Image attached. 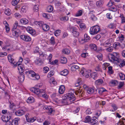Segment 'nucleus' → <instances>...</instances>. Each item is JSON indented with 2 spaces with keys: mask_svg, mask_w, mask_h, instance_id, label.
I'll list each match as a JSON object with an SVG mask.
<instances>
[{
  "mask_svg": "<svg viewBox=\"0 0 125 125\" xmlns=\"http://www.w3.org/2000/svg\"><path fill=\"white\" fill-rule=\"evenodd\" d=\"M117 53H114L113 54H109L108 57L109 59L111 61H116L117 62L120 63L119 66L120 67H122L125 65V60H121L117 57Z\"/></svg>",
  "mask_w": 125,
  "mask_h": 125,
  "instance_id": "f257e3e1",
  "label": "nucleus"
},
{
  "mask_svg": "<svg viewBox=\"0 0 125 125\" xmlns=\"http://www.w3.org/2000/svg\"><path fill=\"white\" fill-rule=\"evenodd\" d=\"M64 97L65 98L62 101V103L64 104H69L73 103L76 99L74 95L72 93L66 94Z\"/></svg>",
  "mask_w": 125,
  "mask_h": 125,
  "instance_id": "f03ea898",
  "label": "nucleus"
},
{
  "mask_svg": "<svg viewBox=\"0 0 125 125\" xmlns=\"http://www.w3.org/2000/svg\"><path fill=\"white\" fill-rule=\"evenodd\" d=\"M24 73L27 75L31 76L33 77H35L36 79H38L40 78V76L38 74H36L35 72L32 70L29 71L28 69H26L24 71Z\"/></svg>",
  "mask_w": 125,
  "mask_h": 125,
  "instance_id": "7ed1b4c3",
  "label": "nucleus"
},
{
  "mask_svg": "<svg viewBox=\"0 0 125 125\" xmlns=\"http://www.w3.org/2000/svg\"><path fill=\"white\" fill-rule=\"evenodd\" d=\"M18 23L17 21H16L14 24L13 28H12V32L13 35L16 37H18L20 35V30L16 29L18 25Z\"/></svg>",
  "mask_w": 125,
  "mask_h": 125,
  "instance_id": "20e7f679",
  "label": "nucleus"
},
{
  "mask_svg": "<svg viewBox=\"0 0 125 125\" xmlns=\"http://www.w3.org/2000/svg\"><path fill=\"white\" fill-rule=\"evenodd\" d=\"M100 30V27L98 25H96L90 28V33L91 35H94L98 33Z\"/></svg>",
  "mask_w": 125,
  "mask_h": 125,
  "instance_id": "39448f33",
  "label": "nucleus"
},
{
  "mask_svg": "<svg viewBox=\"0 0 125 125\" xmlns=\"http://www.w3.org/2000/svg\"><path fill=\"white\" fill-rule=\"evenodd\" d=\"M27 111V109L24 106L22 107L21 110H18L15 112V114L18 116H21L23 115Z\"/></svg>",
  "mask_w": 125,
  "mask_h": 125,
  "instance_id": "423d86ee",
  "label": "nucleus"
},
{
  "mask_svg": "<svg viewBox=\"0 0 125 125\" xmlns=\"http://www.w3.org/2000/svg\"><path fill=\"white\" fill-rule=\"evenodd\" d=\"M20 37L21 39L25 42H29L31 40V38L28 35H21Z\"/></svg>",
  "mask_w": 125,
  "mask_h": 125,
  "instance_id": "0eeeda50",
  "label": "nucleus"
},
{
  "mask_svg": "<svg viewBox=\"0 0 125 125\" xmlns=\"http://www.w3.org/2000/svg\"><path fill=\"white\" fill-rule=\"evenodd\" d=\"M20 118H19L17 117L15 118L13 120H12V121H10L8 125L11 124L12 125H18V121H19Z\"/></svg>",
  "mask_w": 125,
  "mask_h": 125,
  "instance_id": "6e6552de",
  "label": "nucleus"
},
{
  "mask_svg": "<svg viewBox=\"0 0 125 125\" xmlns=\"http://www.w3.org/2000/svg\"><path fill=\"white\" fill-rule=\"evenodd\" d=\"M0 89L2 90V91H1L2 92V93L4 94L5 96L6 97V98L8 99H9L10 97V96L9 94L8 91L6 89V88H5L0 87Z\"/></svg>",
  "mask_w": 125,
  "mask_h": 125,
  "instance_id": "1a4fd4ad",
  "label": "nucleus"
},
{
  "mask_svg": "<svg viewBox=\"0 0 125 125\" xmlns=\"http://www.w3.org/2000/svg\"><path fill=\"white\" fill-rule=\"evenodd\" d=\"M13 56L10 54H9L8 57V60L9 62L14 65H15L17 63L15 62L12 58Z\"/></svg>",
  "mask_w": 125,
  "mask_h": 125,
  "instance_id": "9d476101",
  "label": "nucleus"
},
{
  "mask_svg": "<svg viewBox=\"0 0 125 125\" xmlns=\"http://www.w3.org/2000/svg\"><path fill=\"white\" fill-rule=\"evenodd\" d=\"M88 71H86L84 72L82 70L80 72V74L83 75V76L84 75H83L84 74L85 75L86 77L88 78L91 75V73Z\"/></svg>",
  "mask_w": 125,
  "mask_h": 125,
  "instance_id": "9b49d317",
  "label": "nucleus"
},
{
  "mask_svg": "<svg viewBox=\"0 0 125 125\" xmlns=\"http://www.w3.org/2000/svg\"><path fill=\"white\" fill-rule=\"evenodd\" d=\"M94 117H93L91 118L89 123L93 125H97L98 124V121L95 119Z\"/></svg>",
  "mask_w": 125,
  "mask_h": 125,
  "instance_id": "f8f14e48",
  "label": "nucleus"
},
{
  "mask_svg": "<svg viewBox=\"0 0 125 125\" xmlns=\"http://www.w3.org/2000/svg\"><path fill=\"white\" fill-rule=\"evenodd\" d=\"M72 30V31L73 35L75 37H77L78 36L79 34V33L77 31L76 29L75 28H72L71 29Z\"/></svg>",
  "mask_w": 125,
  "mask_h": 125,
  "instance_id": "ddd939ff",
  "label": "nucleus"
},
{
  "mask_svg": "<svg viewBox=\"0 0 125 125\" xmlns=\"http://www.w3.org/2000/svg\"><path fill=\"white\" fill-rule=\"evenodd\" d=\"M104 3L103 1L101 0L96 2V5L98 7H102Z\"/></svg>",
  "mask_w": 125,
  "mask_h": 125,
  "instance_id": "4468645a",
  "label": "nucleus"
},
{
  "mask_svg": "<svg viewBox=\"0 0 125 125\" xmlns=\"http://www.w3.org/2000/svg\"><path fill=\"white\" fill-rule=\"evenodd\" d=\"M27 30L28 32L32 34H35V31L32 29V28L31 27H28L27 29Z\"/></svg>",
  "mask_w": 125,
  "mask_h": 125,
  "instance_id": "2eb2a0df",
  "label": "nucleus"
},
{
  "mask_svg": "<svg viewBox=\"0 0 125 125\" xmlns=\"http://www.w3.org/2000/svg\"><path fill=\"white\" fill-rule=\"evenodd\" d=\"M42 27L43 29L45 31H48L50 29L49 26L46 24H43Z\"/></svg>",
  "mask_w": 125,
  "mask_h": 125,
  "instance_id": "dca6fc26",
  "label": "nucleus"
},
{
  "mask_svg": "<svg viewBox=\"0 0 125 125\" xmlns=\"http://www.w3.org/2000/svg\"><path fill=\"white\" fill-rule=\"evenodd\" d=\"M20 21L21 23L23 24H27L29 22L28 20L27 19L25 18L21 19Z\"/></svg>",
  "mask_w": 125,
  "mask_h": 125,
  "instance_id": "f3484780",
  "label": "nucleus"
},
{
  "mask_svg": "<svg viewBox=\"0 0 125 125\" xmlns=\"http://www.w3.org/2000/svg\"><path fill=\"white\" fill-rule=\"evenodd\" d=\"M35 99L33 97H29L26 101V102L28 103H31L34 102Z\"/></svg>",
  "mask_w": 125,
  "mask_h": 125,
  "instance_id": "a211bd4d",
  "label": "nucleus"
},
{
  "mask_svg": "<svg viewBox=\"0 0 125 125\" xmlns=\"http://www.w3.org/2000/svg\"><path fill=\"white\" fill-rule=\"evenodd\" d=\"M65 90V88L64 86L61 85L60 86L59 88V92L60 94H62Z\"/></svg>",
  "mask_w": 125,
  "mask_h": 125,
  "instance_id": "6ab92c4d",
  "label": "nucleus"
},
{
  "mask_svg": "<svg viewBox=\"0 0 125 125\" xmlns=\"http://www.w3.org/2000/svg\"><path fill=\"white\" fill-rule=\"evenodd\" d=\"M31 91L37 94H40V89L36 88H33L31 90Z\"/></svg>",
  "mask_w": 125,
  "mask_h": 125,
  "instance_id": "aec40b11",
  "label": "nucleus"
},
{
  "mask_svg": "<svg viewBox=\"0 0 125 125\" xmlns=\"http://www.w3.org/2000/svg\"><path fill=\"white\" fill-rule=\"evenodd\" d=\"M68 73V70L65 69L61 72L60 74L61 75L65 76L67 75Z\"/></svg>",
  "mask_w": 125,
  "mask_h": 125,
  "instance_id": "412c9836",
  "label": "nucleus"
},
{
  "mask_svg": "<svg viewBox=\"0 0 125 125\" xmlns=\"http://www.w3.org/2000/svg\"><path fill=\"white\" fill-rule=\"evenodd\" d=\"M61 62L62 63L64 64L67 62V59L64 57H62L60 58Z\"/></svg>",
  "mask_w": 125,
  "mask_h": 125,
  "instance_id": "4be33fe9",
  "label": "nucleus"
},
{
  "mask_svg": "<svg viewBox=\"0 0 125 125\" xmlns=\"http://www.w3.org/2000/svg\"><path fill=\"white\" fill-rule=\"evenodd\" d=\"M24 75L22 74L20 75L18 77L19 81L21 82H23L24 80Z\"/></svg>",
  "mask_w": 125,
  "mask_h": 125,
  "instance_id": "5701e85b",
  "label": "nucleus"
},
{
  "mask_svg": "<svg viewBox=\"0 0 125 125\" xmlns=\"http://www.w3.org/2000/svg\"><path fill=\"white\" fill-rule=\"evenodd\" d=\"M36 119V117H34L32 118H29L27 121L29 122H34Z\"/></svg>",
  "mask_w": 125,
  "mask_h": 125,
  "instance_id": "b1692460",
  "label": "nucleus"
},
{
  "mask_svg": "<svg viewBox=\"0 0 125 125\" xmlns=\"http://www.w3.org/2000/svg\"><path fill=\"white\" fill-rule=\"evenodd\" d=\"M84 39L83 40L85 42L88 41L90 39V38L89 36H88L86 34H84Z\"/></svg>",
  "mask_w": 125,
  "mask_h": 125,
  "instance_id": "393cba45",
  "label": "nucleus"
},
{
  "mask_svg": "<svg viewBox=\"0 0 125 125\" xmlns=\"http://www.w3.org/2000/svg\"><path fill=\"white\" fill-rule=\"evenodd\" d=\"M1 115L2 116L1 118L3 121L4 122L8 123V119H7L6 116H4V115ZM7 124H9V123H8Z\"/></svg>",
  "mask_w": 125,
  "mask_h": 125,
  "instance_id": "a878e982",
  "label": "nucleus"
},
{
  "mask_svg": "<svg viewBox=\"0 0 125 125\" xmlns=\"http://www.w3.org/2000/svg\"><path fill=\"white\" fill-rule=\"evenodd\" d=\"M53 10V8L52 6H48L47 8V10L49 12H52Z\"/></svg>",
  "mask_w": 125,
  "mask_h": 125,
  "instance_id": "bb28decb",
  "label": "nucleus"
},
{
  "mask_svg": "<svg viewBox=\"0 0 125 125\" xmlns=\"http://www.w3.org/2000/svg\"><path fill=\"white\" fill-rule=\"evenodd\" d=\"M89 47L91 49H93L94 50H96L97 49L96 45L94 44H90Z\"/></svg>",
  "mask_w": 125,
  "mask_h": 125,
  "instance_id": "cd10ccee",
  "label": "nucleus"
},
{
  "mask_svg": "<svg viewBox=\"0 0 125 125\" xmlns=\"http://www.w3.org/2000/svg\"><path fill=\"white\" fill-rule=\"evenodd\" d=\"M18 69L20 71L21 70V71L23 72V70L24 69V68L22 65L18 64Z\"/></svg>",
  "mask_w": 125,
  "mask_h": 125,
  "instance_id": "c85d7f7f",
  "label": "nucleus"
},
{
  "mask_svg": "<svg viewBox=\"0 0 125 125\" xmlns=\"http://www.w3.org/2000/svg\"><path fill=\"white\" fill-rule=\"evenodd\" d=\"M87 92L89 94H91L94 93V90L93 88H89L87 89Z\"/></svg>",
  "mask_w": 125,
  "mask_h": 125,
  "instance_id": "c756f323",
  "label": "nucleus"
},
{
  "mask_svg": "<svg viewBox=\"0 0 125 125\" xmlns=\"http://www.w3.org/2000/svg\"><path fill=\"white\" fill-rule=\"evenodd\" d=\"M62 52L64 54H68L70 52V51L67 49H65L62 50Z\"/></svg>",
  "mask_w": 125,
  "mask_h": 125,
  "instance_id": "7c9ffc66",
  "label": "nucleus"
},
{
  "mask_svg": "<svg viewBox=\"0 0 125 125\" xmlns=\"http://www.w3.org/2000/svg\"><path fill=\"white\" fill-rule=\"evenodd\" d=\"M103 81L102 79H99L95 81V84L97 85H99L103 83Z\"/></svg>",
  "mask_w": 125,
  "mask_h": 125,
  "instance_id": "2f4dec72",
  "label": "nucleus"
},
{
  "mask_svg": "<svg viewBox=\"0 0 125 125\" xmlns=\"http://www.w3.org/2000/svg\"><path fill=\"white\" fill-rule=\"evenodd\" d=\"M79 68V67L76 65H74L72 66L71 68V70L72 71L76 70V69H77Z\"/></svg>",
  "mask_w": 125,
  "mask_h": 125,
  "instance_id": "473e14b6",
  "label": "nucleus"
},
{
  "mask_svg": "<svg viewBox=\"0 0 125 125\" xmlns=\"http://www.w3.org/2000/svg\"><path fill=\"white\" fill-rule=\"evenodd\" d=\"M6 117L7 119H8V123L10 121L9 120H12V115L11 114H9V115H8L6 116Z\"/></svg>",
  "mask_w": 125,
  "mask_h": 125,
  "instance_id": "72a5a7b5",
  "label": "nucleus"
},
{
  "mask_svg": "<svg viewBox=\"0 0 125 125\" xmlns=\"http://www.w3.org/2000/svg\"><path fill=\"white\" fill-rule=\"evenodd\" d=\"M91 118L89 116H87L86 117L85 119V122L86 123H89Z\"/></svg>",
  "mask_w": 125,
  "mask_h": 125,
  "instance_id": "f704fd0d",
  "label": "nucleus"
},
{
  "mask_svg": "<svg viewBox=\"0 0 125 125\" xmlns=\"http://www.w3.org/2000/svg\"><path fill=\"white\" fill-rule=\"evenodd\" d=\"M50 42L51 44L54 45L55 44V41L54 38L52 36L51 37L50 40Z\"/></svg>",
  "mask_w": 125,
  "mask_h": 125,
  "instance_id": "c9c22d12",
  "label": "nucleus"
},
{
  "mask_svg": "<svg viewBox=\"0 0 125 125\" xmlns=\"http://www.w3.org/2000/svg\"><path fill=\"white\" fill-rule=\"evenodd\" d=\"M5 13L8 15H10L11 14L10 10L9 9H6L5 10Z\"/></svg>",
  "mask_w": 125,
  "mask_h": 125,
  "instance_id": "e433bc0d",
  "label": "nucleus"
},
{
  "mask_svg": "<svg viewBox=\"0 0 125 125\" xmlns=\"http://www.w3.org/2000/svg\"><path fill=\"white\" fill-rule=\"evenodd\" d=\"M108 73L110 74H112L113 73L114 71L112 70V67L111 66L109 67H108Z\"/></svg>",
  "mask_w": 125,
  "mask_h": 125,
  "instance_id": "4c0bfd02",
  "label": "nucleus"
},
{
  "mask_svg": "<svg viewBox=\"0 0 125 125\" xmlns=\"http://www.w3.org/2000/svg\"><path fill=\"white\" fill-rule=\"evenodd\" d=\"M90 18L92 20L94 21H96L97 19V17L94 14H92L91 15Z\"/></svg>",
  "mask_w": 125,
  "mask_h": 125,
  "instance_id": "58836bf2",
  "label": "nucleus"
},
{
  "mask_svg": "<svg viewBox=\"0 0 125 125\" xmlns=\"http://www.w3.org/2000/svg\"><path fill=\"white\" fill-rule=\"evenodd\" d=\"M118 125H125V119H124L119 121Z\"/></svg>",
  "mask_w": 125,
  "mask_h": 125,
  "instance_id": "ea45409f",
  "label": "nucleus"
},
{
  "mask_svg": "<svg viewBox=\"0 0 125 125\" xmlns=\"http://www.w3.org/2000/svg\"><path fill=\"white\" fill-rule=\"evenodd\" d=\"M83 13V11L81 10L78 11L75 14L76 16H79L82 15Z\"/></svg>",
  "mask_w": 125,
  "mask_h": 125,
  "instance_id": "a19ab883",
  "label": "nucleus"
},
{
  "mask_svg": "<svg viewBox=\"0 0 125 125\" xmlns=\"http://www.w3.org/2000/svg\"><path fill=\"white\" fill-rule=\"evenodd\" d=\"M80 110V108L78 107H75L73 111V112L74 114L78 113Z\"/></svg>",
  "mask_w": 125,
  "mask_h": 125,
  "instance_id": "79ce46f5",
  "label": "nucleus"
},
{
  "mask_svg": "<svg viewBox=\"0 0 125 125\" xmlns=\"http://www.w3.org/2000/svg\"><path fill=\"white\" fill-rule=\"evenodd\" d=\"M38 7V5H34L33 7L34 11L36 12H37L38 11L39 9Z\"/></svg>",
  "mask_w": 125,
  "mask_h": 125,
  "instance_id": "37998d69",
  "label": "nucleus"
},
{
  "mask_svg": "<svg viewBox=\"0 0 125 125\" xmlns=\"http://www.w3.org/2000/svg\"><path fill=\"white\" fill-rule=\"evenodd\" d=\"M107 91V90H106L104 88L102 87L99 89L98 92L99 93H102L105 91Z\"/></svg>",
  "mask_w": 125,
  "mask_h": 125,
  "instance_id": "c03bdc74",
  "label": "nucleus"
},
{
  "mask_svg": "<svg viewBox=\"0 0 125 125\" xmlns=\"http://www.w3.org/2000/svg\"><path fill=\"white\" fill-rule=\"evenodd\" d=\"M20 0H13L12 2V4L14 6H15L19 2Z\"/></svg>",
  "mask_w": 125,
  "mask_h": 125,
  "instance_id": "a18cd8bd",
  "label": "nucleus"
},
{
  "mask_svg": "<svg viewBox=\"0 0 125 125\" xmlns=\"http://www.w3.org/2000/svg\"><path fill=\"white\" fill-rule=\"evenodd\" d=\"M61 32V31L60 30H57L55 31L54 32L55 35V36H58L60 35V33Z\"/></svg>",
  "mask_w": 125,
  "mask_h": 125,
  "instance_id": "49530a36",
  "label": "nucleus"
},
{
  "mask_svg": "<svg viewBox=\"0 0 125 125\" xmlns=\"http://www.w3.org/2000/svg\"><path fill=\"white\" fill-rule=\"evenodd\" d=\"M111 45L110 43L108 42L107 41H106L104 43V45L105 47H108L110 46Z\"/></svg>",
  "mask_w": 125,
  "mask_h": 125,
  "instance_id": "de8ad7c7",
  "label": "nucleus"
},
{
  "mask_svg": "<svg viewBox=\"0 0 125 125\" xmlns=\"http://www.w3.org/2000/svg\"><path fill=\"white\" fill-rule=\"evenodd\" d=\"M79 89H78V90H76V92L75 93V94L76 95L78 94H77V92L79 94H81L83 92L82 91V88L81 89V88L80 87H79L78 88L79 89Z\"/></svg>",
  "mask_w": 125,
  "mask_h": 125,
  "instance_id": "09e8293b",
  "label": "nucleus"
},
{
  "mask_svg": "<svg viewBox=\"0 0 125 125\" xmlns=\"http://www.w3.org/2000/svg\"><path fill=\"white\" fill-rule=\"evenodd\" d=\"M80 28L83 29H85L86 27V25L83 23H81L80 25Z\"/></svg>",
  "mask_w": 125,
  "mask_h": 125,
  "instance_id": "8fccbe9b",
  "label": "nucleus"
},
{
  "mask_svg": "<svg viewBox=\"0 0 125 125\" xmlns=\"http://www.w3.org/2000/svg\"><path fill=\"white\" fill-rule=\"evenodd\" d=\"M92 112L90 108H88L86 110L85 113L87 115H89L92 113Z\"/></svg>",
  "mask_w": 125,
  "mask_h": 125,
  "instance_id": "3c124183",
  "label": "nucleus"
},
{
  "mask_svg": "<svg viewBox=\"0 0 125 125\" xmlns=\"http://www.w3.org/2000/svg\"><path fill=\"white\" fill-rule=\"evenodd\" d=\"M23 61L25 64H27L30 62V60L29 58H26L24 59Z\"/></svg>",
  "mask_w": 125,
  "mask_h": 125,
  "instance_id": "603ef678",
  "label": "nucleus"
},
{
  "mask_svg": "<svg viewBox=\"0 0 125 125\" xmlns=\"http://www.w3.org/2000/svg\"><path fill=\"white\" fill-rule=\"evenodd\" d=\"M112 106L114 109L112 110H110V111H112L113 112H114L115 111L117 110V107L115 104L112 105Z\"/></svg>",
  "mask_w": 125,
  "mask_h": 125,
  "instance_id": "864d4df0",
  "label": "nucleus"
},
{
  "mask_svg": "<svg viewBox=\"0 0 125 125\" xmlns=\"http://www.w3.org/2000/svg\"><path fill=\"white\" fill-rule=\"evenodd\" d=\"M109 64L106 63H105L103 65V68L104 70L106 69L107 67L109 66Z\"/></svg>",
  "mask_w": 125,
  "mask_h": 125,
  "instance_id": "5fc2aeb1",
  "label": "nucleus"
},
{
  "mask_svg": "<svg viewBox=\"0 0 125 125\" xmlns=\"http://www.w3.org/2000/svg\"><path fill=\"white\" fill-rule=\"evenodd\" d=\"M91 77L94 79L95 80L97 78V74H94L91 75Z\"/></svg>",
  "mask_w": 125,
  "mask_h": 125,
  "instance_id": "6e6d98bb",
  "label": "nucleus"
},
{
  "mask_svg": "<svg viewBox=\"0 0 125 125\" xmlns=\"http://www.w3.org/2000/svg\"><path fill=\"white\" fill-rule=\"evenodd\" d=\"M50 108V109H48L47 111L48 112L51 114L53 113V112H54V111L53 109L51 106Z\"/></svg>",
  "mask_w": 125,
  "mask_h": 125,
  "instance_id": "4d7b16f0",
  "label": "nucleus"
},
{
  "mask_svg": "<svg viewBox=\"0 0 125 125\" xmlns=\"http://www.w3.org/2000/svg\"><path fill=\"white\" fill-rule=\"evenodd\" d=\"M111 83L114 85H116L118 84V82L116 80H112L111 82Z\"/></svg>",
  "mask_w": 125,
  "mask_h": 125,
  "instance_id": "13d9d810",
  "label": "nucleus"
},
{
  "mask_svg": "<svg viewBox=\"0 0 125 125\" xmlns=\"http://www.w3.org/2000/svg\"><path fill=\"white\" fill-rule=\"evenodd\" d=\"M49 68L47 67H45L43 68V72L45 73H46L48 71Z\"/></svg>",
  "mask_w": 125,
  "mask_h": 125,
  "instance_id": "bf43d9fd",
  "label": "nucleus"
},
{
  "mask_svg": "<svg viewBox=\"0 0 125 125\" xmlns=\"http://www.w3.org/2000/svg\"><path fill=\"white\" fill-rule=\"evenodd\" d=\"M54 72L53 71H52L50 72H49L47 76L48 77H50L52 76L53 75V73Z\"/></svg>",
  "mask_w": 125,
  "mask_h": 125,
  "instance_id": "052dcab7",
  "label": "nucleus"
},
{
  "mask_svg": "<svg viewBox=\"0 0 125 125\" xmlns=\"http://www.w3.org/2000/svg\"><path fill=\"white\" fill-rule=\"evenodd\" d=\"M120 17L121 19L122 23H125V18L122 15H121Z\"/></svg>",
  "mask_w": 125,
  "mask_h": 125,
  "instance_id": "680f3d73",
  "label": "nucleus"
},
{
  "mask_svg": "<svg viewBox=\"0 0 125 125\" xmlns=\"http://www.w3.org/2000/svg\"><path fill=\"white\" fill-rule=\"evenodd\" d=\"M7 25H5V28L7 33H8L10 31V28L9 26V24H7Z\"/></svg>",
  "mask_w": 125,
  "mask_h": 125,
  "instance_id": "e2e57ef3",
  "label": "nucleus"
},
{
  "mask_svg": "<svg viewBox=\"0 0 125 125\" xmlns=\"http://www.w3.org/2000/svg\"><path fill=\"white\" fill-rule=\"evenodd\" d=\"M102 54L100 53L97 56V57L100 60H102Z\"/></svg>",
  "mask_w": 125,
  "mask_h": 125,
  "instance_id": "0e129e2a",
  "label": "nucleus"
},
{
  "mask_svg": "<svg viewBox=\"0 0 125 125\" xmlns=\"http://www.w3.org/2000/svg\"><path fill=\"white\" fill-rule=\"evenodd\" d=\"M58 62V60H55L52 61V62H51L50 64L52 65H54L57 63Z\"/></svg>",
  "mask_w": 125,
  "mask_h": 125,
  "instance_id": "69168bd1",
  "label": "nucleus"
},
{
  "mask_svg": "<svg viewBox=\"0 0 125 125\" xmlns=\"http://www.w3.org/2000/svg\"><path fill=\"white\" fill-rule=\"evenodd\" d=\"M113 47H109L106 49V50L109 52H112L113 50Z\"/></svg>",
  "mask_w": 125,
  "mask_h": 125,
  "instance_id": "338daca9",
  "label": "nucleus"
},
{
  "mask_svg": "<svg viewBox=\"0 0 125 125\" xmlns=\"http://www.w3.org/2000/svg\"><path fill=\"white\" fill-rule=\"evenodd\" d=\"M109 27L111 29H114L115 28V26L113 23L110 24L109 26Z\"/></svg>",
  "mask_w": 125,
  "mask_h": 125,
  "instance_id": "774afa93",
  "label": "nucleus"
}]
</instances>
